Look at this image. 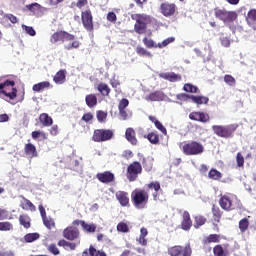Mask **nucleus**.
<instances>
[{"instance_id": "nucleus-1", "label": "nucleus", "mask_w": 256, "mask_h": 256, "mask_svg": "<svg viewBox=\"0 0 256 256\" xmlns=\"http://www.w3.org/2000/svg\"><path fill=\"white\" fill-rule=\"evenodd\" d=\"M132 21H136L134 24V31L138 35H144L147 33L148 25H151L152 18L147 14L134 13L131 14Z\"/></svg>"}, {"instance_id": "nucleus-2", "label": "nucleus", "mask_w": 256, "mask_h": 256, "mask_svg": "<svg viewBox=\"0 0 256 256\" xmlns=\"http://www.w3.org/2000/svg\"><path fill=\"white\" fill-rule=\"evenodd\" d=\"M131 201L136 209H147L149 203V192L145 189L136 188L131 193Z\"/></svg>"}, {"instance_id": "nucleus-3", "label": "nucleus", "mask_w": 256, "mask_h": 256, "mask_svg": "<svg viewBox=\"0 0 256 256\" xmlns=\"http://www.w3.org/2000/svg\"><path fill=\"white\" fill-rule=\"evenodd\" d=\"M0 98L5 99L8 103L17 98V88H15V81L6 80L0 83Z\"/></svg>"}, {"instance_id": "nucleus-4", "label": "nucleus", "mask_w": 256, "mask_h": 256, "mask_svg": "<svg viewBox=\"0 0 256 256\" xmlns=\"http://www.w3.org/2000/svg\"><path fill=\"white\" fill-rule=\"evenodd\" d=\"M238 127V124H230L227 126L213 125L212 131L214 135H217V137H221L222 139H233Z\"/></svg>"}, {"instance_id": "nucleus-5", "label": "nucleus", "mask_w": 256, "mask_h": 256, "mask_svg": "<svg viewBox=\"0 0 256 256\" xmlns=\"http://www.w3.org/2000/svg\"><path fill=\"white\" fill-rule=\"evenodd\" d=\"M182 151L184 155L188 156L201 155L205 151V147L197 141H190L183 145Z\"/></svg>"}, {"instance_id": "nucleus-6", "label": "nucleus", "mask_w": 256, "mask_h": 256, "mask_svg": "<svg viewBox=\"0 0 256 256\" xmlns=\"http://www.w3.org/2000/svg\"><path fill=\"white\" fill-rule=\"evenodd\" d=\"M114 135L111 129H96L93 132L92 141H94V143H105V141H111Z\"/></svg>"}, {"instance_id": "nucleus-7", "label": "nucleus", "mask_w": 256, "mask_h": 256, "mask_svg": "<svg viewBox=\"0 0 256 256\" xmlns=\"http://www.w3.org/2000/svg\"><path fill=\"white\" fill-rule=\"evenodd\" d=\"M235 199H237V196L233 194H224L220 195L218 203L223 211H235Z\"/></svg>"}, {"instance_id": "nucleus-8", "label": "nucleus", "mask_w": 256, "mask_h": 256, "mask_svg": "<svg viewBox=\"0 0 256 256\" xmlns=\"http://www.w3.org/2000/svg\"><path fill=\"white\" fill-rule=\"evenodd\" d=\"M214 15L216 19H220L223 23H233V21H237L238 17L237 12L225 9H215Z\"/></svg>"}, {"instance_id": "nucleus-9", "label": "nucleus", "mask_w": 256, "mask_h": 256, "mask_svg": "<svg viewBox=\"0 0 256 256\" xmlns=\"http://www.w3.org/2000/svg\"><path fill=\"white\" fill-rule=\"evenodd\" d=\"M170 256H191L193 254V250L191 249V244L182 245H174L168 248L167 251Z\"/></svg>"}, {"instance_id": "nucleus-10", "label": "nucleus", "mask_w": 256, "mask_h": 256, "mask_svg": "<svg viewBox=\"0 0 256 256\" xmlns=\"http://www.w3.org/2000/svg\"><path fill=\"white\" fill-rule=\"evenodd\" d=\"M62 235L67 241H75L73 243H79V245H81V232L79 228L68 226L63 230Z\"/></svg>"}, {"instance_id": "nucleus-11", "label": "nucleus", "mask_w": 256, "mask_h": 256, "mask_svg": "<svg viewBox=\"0 0 256 256\" xmlns=\"http://www.w3.org/2000/svg\"><path fill=\"white\" fill-rule=\"evenodd\" d=\"M65 41H75V35L65 30H59L52 34L50 37V43H52V45H55V43L59 42L65 43Z\"/></svg>"}, {"instance_id": "nucleus-12", "label": "nucleus", "mask_w": 256, "mask_h": 256, "mask_svg": "<svg viewBox=\"0 0 256 256\" xmlns=\"http://www.w3.org/2000/svg\"><path fill=\"white\" fill-rule=\"evenodd\" d=\"M141 173H143L141 163L134 161L127 167L126 177L130 182L137 181V177H139Z\"/></svg>"}, {"instance_id": "nucleus-13", "label": "nucleus", "mask_w": 256, "mask_h": 256, "mask_svg": "<svg viewBox=\"0 0 256 256\" xmlns=\"http://www.w3.org/2000/svg\"><path fill=\"white\" fill-rule=\"evenodd\" d=\"M81 21L84 29L89 33L93 32V14L91 9H86L81 12Z\"/></svg>"}, {"instance_id": "nucleus-14", "label": "nucleus", "mask_w": 256, "mask_h": 256, "mask_svg": "<svg viewBox=\"0 0 256 256\" xmlns=\"http://www.w3.org/2000/svg\"><path fill=\"white\" fill-rule=\"evenodd\" d=\"M159 11L164 17H173L177 13V5L175 3L163 2L160 4Z\"/></svg>"}, {"instance_id": "nucleus-15", "label": "nucleus", "mask_w": 256, "mask_h": 256, "mask_svg": "<svg viewBox=\"0 0 256 256\" xmlns=\"http://www.w3.org/2000/svg\"><path fill=\"white\" fill-rule=\"evenodd\" d=\"M189 119H191V121H198L200 123H209V121H211V117L205 113V112H191L189 114Z\"/></svg>"}, {"instance_id": "nucleus-16", "label": "nucleus", "mask_w": 256, "mask_h": 256, "mask_svg": "<svg viewBox=\"0 0 256 256\" xmlns=\"http://www.w3.org/2000/svg\"><path fill=\"white\" fill-rule=\"evenodd\" d=\"M193 227V220H191V214L188 211H184L182 214L181 229L183 231H191Z\"/></svg>"}, {"instance_id": "nucleus-17", "label": "nucleus", "mask_w": 256, "mask_h": 256, "mask_svg": "<svg viewBox=\"0 0 256 256\" xmlns=\"http://www.w3.org/2000/svg\"><path fill=\"white\" fill-rule=\"evenodd\" d=\"M127 107H129V100L127 98H123L122 100H120L118 104V110L120 117H122L124 121H127V119H129V114H127V111L125 110L127 109Z\"/></svg>"}, {"instance_id": "nucleus-18", "label": "nucleus", "mask_w": 256, "mask_h": 256, "mask_svg": "<svg viewBox=\"0 0 256 256\" xmlns=\"http://www.w3.org/2000/svg\"><path fill=\"white\" fill-rule=\"evenodd\" d=\"M96 178L98 179V181H100V183H106V184L113 183V181H115V175L110 171L98 173L96 175Z\"/></svg>"}, {"instance_id": "nucleus-19", "label": "nucleus", "mask_w": 256, "mask_h": 256, "mask_svg": "<svg viewBox=\"0 0 256 256\" xmlns=\"http://www.w3.org/2000/svg\"><path fill=\"white\" fill-rule=\"evenodd\" d=\"M115 197L121 207H129V193L125 191H117Z\"/></svg>"}, {"instance_id": "nucleus-20", "label": "nucleus", "mask_w": 256, "mask_h": 256, "mask_svg": "<svg viewBox=\"0 0 256 256\" xmlns=\"http://www.w3.org/2000/svg\"><path fill=\"white\" fill-rule=\"evenodd\" d=\"M160 77L166 81H170V83H177V81H181V79H183L181 74H175V72L161 73Z\"/></svg>"}, {"instance_id": "nucleus-21", "label": "nucleus", "mask_w": 256, "mask_h": 256, "mask_svg": "<svg viewBox=\"0 0 256 256\" xmlns=\"http://www.w3.org/2000/svg\"><path fill=\"white\" fill-rule=\"evenodd\" d=\"M125 139L130 143L131 145H137V133L135 132V129L133 128H127L125 131Z\"/></svg>"}, {"instance_id": "nucleus-22", "label": "nucleus", "mask_w": 256, "mask_h": 256, "mask_svg": "<svg viewBox=\"0 0 256 256\" xmlns=\"http://www.w3.org/2000/svg\"><path fill=\"white\" fill-rule=\"evenodd\" d=\"M53 81L54 83H56V85H63V83L67 81V70L65 69L59 70L53 77Z\"/></svg>"}, {"instance_id": "nucleus-23", "label": "nucleus", "mask_w": 256, "mask_h": 256, "mask_svg": "<svg viewBox=\"0 0 256 256\" xmlns=\"http://www.w3.org/2000/svg\"><path fill=\"white\" fill-rule=\"evenodd\" d=\"M24 153L27 157H30V159L38 157V155H39L37 153V147H35V145H33L32 143L25 144Z\"/></svg>"}, {"instance_id": "nucleus-24", "label": "nucleus", "mask_w": 256, "mask_h": 256, "mask_svg": "<svg viewBox=\"0 0 256 256\" xmlns=\"http://www.w3.org/2000/svg\"><path fill=\"white\" fill-rule=\"evenodd\" d=\"M22 201L20 202V207L21 209H23L24 211H36V207L35 205L27 198H25V196H20Z\"/></svg>"}, {"instance_id": "nucleus-25", "label": "nucleus", "mask_w": 256, "mask_h": 256, "mask_svg": "<svg viewBox=\"0 0 256 256\" xmlns=\"http://www.w3.org/2000/svg\"><path fill=\"white\" fill-rule=\"evenodd\" d=\"M221 236L219 234H210L203 238V245H211V243H220Z\"/></svg>"}, {"instance_id": "nucleus-26", "label": "nucleus", "mask_w": 256, "mask_h": 256, "mask_svg": "<svg viewBox=\"0 0 256 256\" xmlns=\"http://www.w3.org/2000/svg\"><path fill=\"white\" fill-rule=\"evenodd\" d=\"M146 101H163L165 99V94L161 91L151 92L145 97Z\"/></svg>"}, {"instance_id": "nucleus-27", "label": "nucleus", "mask_w": 256, "mask_h": 256, "mask_svg": "<svg viewBox=\"0 0 256 256\" xmlns=\"http://www.w3.org/2000/svg\"><path fill=\"white\" fill-rule=\"evenodd\" d=\"M57 245L58 247H63L64 249H66V247H69L70 251H75L77 247H79V242L73 243L65 239H61L58 241Z\"/></svg>"}, {"instance_id": "nucleus-28", "label": "nucleus", "mask_w": 256, "mask_h": 256, "mask_svg": "<svg viewBox=\"0 0 256 256\" xmlns=\"http://www.w3.org/2000/svg\"><path fill=\"white\" fill-rule=\"evenodd\" d=\"M50 87L51 83H49V81H43L34 84L32 87V91H34V93H41V91H45V89H49Z\"/></svg>"}, {"instance_id": "nucleus-29", "label": "nucleus", "mask_w": 256, "mask_h": 256, "mask_svg": "<svg viewBox=\"0 0 256 256\" xmlns=\"http://www.w3.org/2000/svg\"><path fill=\"white\" fill-rule=\"evenodd\" d=\"M39 121L42 127H51V125H53V118L47 113L40 114Z\"/></svg>"}, {"instance_id": "nucleus-30", "label": "nucleus", "mask_w": 256, "mask_h": 256, "mask_svg": "<svg viewBox=\"0 0 256 256\" xmlns=\"http://www.w3.org/2000/svg\"><path fill=\"white\" fill-rule=\"evenodd\" d=\"M213 255L214 256H229V250H227V248H223V245L218 244L213 247Z\"/></svg>"}, {"instance_id": "nucleus-31", "label": "nucleus", "mask_w": 256, "mask_h": 256, "mask_svg": "<svg viewBox=\"0 0 256 256\" xmlns=\"http://www.w3.org/2000/svg\"><path fill=\"white\" fill-rule=\"evenodd\" d=\"M18 221L24 229H30L31 228V217L27 214H22L19 216Z\"/></svg>"}, {"instance_id": "nucleus-32", "label": "nucleus", "mask_w": 256, "mask_h": 256, "mask_svg": "<svg viewBox=\"0 0 256 256\" xmlns=\"http://www.w3.org/2000/svg\"><path fill=\"white\" fill-rule=\"evenodd\" d=\"M85 103L90 109H93V107H97V94L86 95Z\"/></svg>"}, {"instance_id": "nucleus-33", "label": "nucleus", "mask_w": 256, "mask_h": 256, "mask_svg": "<svg viewBox=\"0 0 256 256\" xmlns=\"http://www.w3.org/2000/svg\"><path fill=\"white\" fill-rule=\"evenodd\" d=\"M212 215L216 223H221V217H223V211H221V208H219V206L215 204L212 205Z\"/></svg>"}, {"instance_id": "nucleus-34", "label": "nucleus", "mask_w": 256, "mask_h": 256, "mask_svg": "<svg viewBox=\"0 0 256 256\" xmlns=\"http://www.w3.org/2000/svg\"><path fill=\"white\" fill-rule=\"evenodd\" d=\"M149 121L154 123L156 129H158V131H161L163 135H167V128H165V126H163V124L159 120H157L155 116H149Z\"/></svg>"}, {"instance_id": "nucleus-35", "label": "nucleus", "mask_w": 256, "mask_h": 256, "mask_svg": "<svg viewBox=\"0 0 256 256\" xmlns=\"http://www.w3.org/2000/svg\"><path fill=\"white\" fill-rule=\"evenodd\" d=\"M208 178L212 181H221V179H223V173L215 168H212L208 173Z\"/></svg>"}, {"instance_id": "nucleus-36", "label": "nucleus", "mask_w": 256, "mask_h": 256, "mask_svg": "<svg viewBox=\"0 0 256 256\" xmlns=\"http://www.w3.org/2000/svg\"><path fill=\"white\" fill-rule=\"evenodd\" d=\"M190 99L192 103H195L196 105H207V103H209V98L206 96L191 95Z\"/></svg>"}, {"instance_id": "nucleus-37", "label": "nucleus", "mask_w": 256, "mask_h": 256, "mask_svg": "<svg viewBox=\"0 0 256 256\" xmlns=\"http://www.w3.org/2000/svg\"><path fill=\"white\" fill-rule=\"evenodd\" d=\"M145 139H148V141L152 144V145H159L160 143V138H159V134L157 133V131L155 132H149L146 136H144Z\"/></svg>"}, {"instance_id": "nucleus-38", "label": "nucleus", "mask_w": 256, "mask_h": 256, "mask_svg": "<svg viewBox=\"0 0 256 256\" xmlns=\"http://www.w3.org/2000/svg\"><path fill=\"white\" fill-rule=\"evenodd\" d=\"M97 90L99 93H101V95H103V97H109V93H111V88H109V85L106 83L98 84Z\"/></svg>"}, {"instance_id": "nucleus-39", "label": "nucleus", "mask_w": 256, "mask_h": 256, "mask_svg": "<svg viewBox=\"0 0 256 256\" xmlns=\"http://www.w3.org/2000/svg\"><path fill=\"white\" fill-rule=\"evenodd\" d=\"M136 53L140 57H148V59H151L153 57V54L149 50L145 49L143 46H137Z\"/></svg>"}, {"instance_id": "nucleus-40", "label": "nucleus", "mask_w": 256, "mask_h": 256, "mask_svg": "<svg viewBox=\"0 0 256 256\" xmlns=\"http://www.w3.org/2000/svg\"><path fill=\"white\" fill-rule=\"evenodd\" d=\"M142 43L147 47V49H157L159 48L158 44L151 38L144 37Z\"/></svg>"}, {"instance_id": "nucleus-41", "label": "nucleus", "mask_w": 256, "mask_h": 256, "mask_svg": "<svg viewBox=\"0 0 256 256\" xmlns=\"http://www.w3.org/2000/svg\"><path fill=\"white\" fill-rule=\"evenodd\" d=\"M195 224L194 227L195 229H199V227H203V225H205L207 223V218H205V216H195L194 218Z\"/></svg>"}, {"instance_id": "nucleus-42", "label": "nucleus", "mask_w": 256, "mask_h": 256, "mask_svg": "<svg viewBox=\"0 0 256 256\" xmlns=\"http://www.w3.org/2000/svg\"><path fill=\"white\" fill-rule=\"evenodd\" d=\"M246 21L248 23V25H253L254 23H256V9H251L247 16H246Z\"/></svg>"}, {"instance_id": "nucleus-43", "label": "nucleus", "mask_w": 256, "mask_h": 256, "mask_svg": "<svg viewBox=\"0 0 256 256\" xmlns=\"http://www.w3.org/2000/svg\"><path fill=\"white\" fill-rule=\"evenodd\" d=\"M39 237H41V235H39V233H37V232L28 233L24 236V241H25V243H33V241H37V239H39Z\"/></svg>"}, {"instance_id": "nucleus-44", "label": "nucleus", "mask_w": 256, "mask_h": 256, "mask_svg": "<svg viewBox=\"0 0 256 256\" xmlns=\"http://www.w3.org/2000/svg\"><path fill=\"white\" fill-rule=\"evenodd\" d=\"M238 227H239L241 233H245V231H247V229H249V218H242L239 221Z\"/></svg>"}, {"instance_id": "nucleus-45", "label": "nucleus", "mask_w": 256, "mask_h": 256, "mask_svg": "<svg viewBox=\"0 0 256 256\" xmlns=\"http://www.w3.org/2000/svg\"><path fill=\"white\" fill-rule=\"evenodd\" d=\"M82 229L85 233H95V231H97V226L93 223L87 224V222L84 221Z\"/></svg>"}, {"instance_id": "nucleus-46", "label": "nucleus", "mask_w": 256, "mask_h": 256, "mask_svg": "<svg viewBox=\"0 0 256 256\" xmlns=\"http://www.w3.org/2000/svg\"><path fill=\"white\" fill-rule=\"evenodd\" d=\"M224 83L229 87H235V85H237V80L232 75L226 74L224 76Z\"/></svg>"}, {"instance_id": "nucleus-47", "label": "nucleus", "mask_w": 256, "mask_h": 256, "mask_svg": "<svg viewBox=\"0 0 256 256\" xmlns=\"http://www.w3.org/2000/svg\"><path fill=\"white\" fill-rule=\"evenodd\" d=\"M183 90L186 91V93H199V88L191 83L184 84Z\"/></svg>"}, {"instance_id": "nucleus-48", "label": "nucleus", "mask_w": 256, "mask_h": 256, "mask_svg": "<svg viewBox=\"0 0 256 256\" xmlns=\"http://www.w3.org/2000/svg\"><path fill=\"white\" fill-rule=\"evenodd\" d=\"M171 43H175V37L171 36L163 40L162 42L158 43V49H163L167 47L168 45H171Z\"/></svg>"}, {"instance_id": "nucleus-49", "label": "nucleus", "mask_w": 256, "mask_h": 256, "mask_svg": "<svg viewBox=\"0 0 256 256\" xmlns=\"http://www.w3.org/2000/svg\"><path fill=\"white\" fill-rule=\"evenodd\" d=\"M42 220L47 229L51 230L55 228V220H53V218L46 216L42 218Z\"/></svg>"}, {"instance_id": "nucleus-50", "label": "nucleus", "mask_w": 256, "mask_h": 256, "mask_svg": "<svg viewBox=\"0 0 256 256\" xmlns=\"http://www.w3.org/2000/svg\"><path fill=\"white\" fill-rule=\"evenodd\" d=\"M236 165L240 169H243V167H245V157H243V154L241 152H238L236 155Z\"/></svg>"}, {"instance_id": "nucleus-51", "label": "nucleus", "mask_w": 256, "mask_h": 256, "mask_svg": "<svg viewBox=\"0 0 256 256\" xmlns=\"http://www.w3.org/2000/svg\"><path fill=\"white\" fill-rule=\"evenodd\" d=\"M96 117L99 123H105V121H107V112L103 110H98L96 112Z\"/></svg>"}, {"instance_id": "nucleus-52", "label": "nucleus", "mask_w": 256, "mask_h": 256, "mask_svg": "<svg viewBox=\"0 0 256 256\" xmlns=\"http://www.w3.org/2000/svg\"><path fill=\"white\" fill-rule=\"evenodd\" d=\"M89 255L90 256H107V254L104 251L95 249L93 245L89 247Z\"/></svg>"}, {"instance_id": "nucleus-53", "label": "nucleus", "mask_w": 256, "mask_h": 256, "mask_svg": "<svg viewBox=\"0 0 256 256\" xmlns=\"http://www.w3.org/2000/svg\"><path fill=\"white\" fill-rule=\"evenodd\" d=\"M0 231H13V224L9 221L0 222Z\"/></svg>"}, {"instance_id": "nucleus-54", "label": "nucleus", "mask_w": 256, "mask_h": 256, "mask_svg": "<svg viewBox=\"0 0 256 256\" xmlns=\"http://www.w3.org/2000/svg\"><path fill=\"white\" fill-rule=\"evenodd\" d=\"M117 231L119 233H129V225L125 222H119L117 225Z\"/></svg>"}, {"instance_id": "nucleus-55", "label": "nucleus", "mask_w": 256, "mask_h": 256, "mask_svg": "<svg viewBox=\"0 0 256 256\" xmlns=\"http://www.w3.org/2000/svg\"><path fill=\"white\" fill-rule=\"evenodd\" d=\"M142 165L145 171H151L153 169V162L149 158H143Z\"/></svg>"}, {"instance_id": "nucleus-56", "label": "nucleus", "mask_w": 256, "mask_h": 256, "mask_svg": "<svg viewBox=\"0 0 256 256\" xmlns=\"http://www.w3.org/2000/svg\"><path fill=\"white\" fill-rule=\"evenodd\" d=\"M79 47H81V42L74 40L70 45H65L64 49H66V51H71V49H79Z\"/></svg>"}, {"instance_id": "nucleus-57", "label": "nucleus", "mask_w": 256, "mask_h": 256, "mask_svg": "<svg viewBox=\"0 0 256 256\" xmlns=\"http://www.w3.org/2000/svg\"><path fill=\"white\" fill-rule=\"evenodd\" d=\"M147 187H148V189H153L156 192L161 191V184L157 181L148 183Z\"/></svg>"}, {"instance_id": "nucleus-58", "label": "nucleus", "mask_w": 256, "mask_h": 256, "mask_svg": "<svg viewBox=\"0 0 256 256\" xmlns=\"http://www.w3.org/2000/svg\"><path fill=\"white\" fill-rule=\"evenodd\" d=\"M47 249H48L49 253H51L52 255H59L61 253L59 251V248H57V245L54 243L50 244Z\"/></svg>"}, {"instance_id": "nucleus-59", "label": "nucleus", "mask_w": 256, "mask_h": 256, "mask_svg": "<svg viewBox=\"0 0 256 256\" xmlns=\"http://www.w3.org/2000/svg\"><path fill=\"white\" fill-rule=\"evenodd\" d=\"M32 139H39V137H42V139H47V134H45V132H41V131H33L32 132Z\"/></svg>"}, {"instance_id": "nucleus-60", "label": "nucleus", "mask_w": 256, "mask_h": 256, "mask_svg": "<svg viewBox=\"0 0 256 256\" xmlns=\"http://www.w3.org/2000/svg\"><path fill=\"white\" fill-rule=\"evenodd\" d=\"M89 5V0H77L74 3V7H77V9H82L83 7H87Z\"/></svg>"}, {"instance_id": "nucleus-61", "label": "nucleus", "mask_w": 256, "mask_h": 256, "mask_svg": "<svg viewBox=\"0 0 256 256\" xmlns=\"http://www.w3.org/2000/svg\"><path fill=\"white\" fill-rule=\"evenodd\" d=\"M22 29L25 30V32L30 35V37H35L36 32L35 29L31 26L22 25Z\"/></svg>"}, {"instance_id": "nucleus-62", "label": "nucleus", "mask_w": 256, "mask_h": 256, "mask_svg": "<svg viewBox=\"0 0 256 256\" xmlns=\"http://www.w3.org/2000/svg\"><path fill=\"white\" fill-rule=\"evenodd\" d=\"M106 19L109 23H117V14L115 12H108Z\"/></svg>"}, {"instance_id": "nucleus-63", "label": "nucleus", "mask_w": 256, "mask_h": 256, "mask_svg": "<svg viewBox=\"0 0 256 256\" xmlns=\"http://www.w3.org/2000/svg\"><path fill=\"white\" fill-rule=\"evenodd\" d=\"M4 19H6L7 21L12 22L14 25H15V23H17V21H18V19L16 18V16L13 15V14H5V15H4Z\"/></svg>"}, {"instance_id": "nucleus-64", "label": "nucleus", "mask_w": 256, "mask_h": 256, "mask_svg": "<svg viewBox=\"0 0 256 256\" xmlns=\"http://www.w3.org/2000/svg\"><path fill=\"white\" fill-rule=\"evenodd\" d=\"M93 119V114L91 112L85 113L82 116V121H85V123H89V121H92Z\"/></svg>"}]
</instances>
